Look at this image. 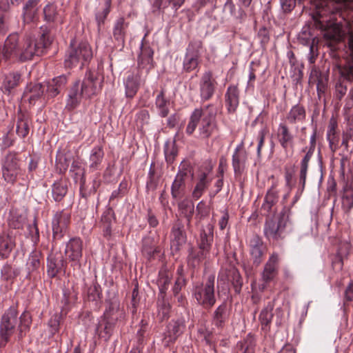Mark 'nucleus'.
<instances>
[{"label": "nucleus", "mask_w": 353, "mask_h": 353, "mask_svg": "<svg viewBox=\"0 0 353 353\" xmlns=\"http://www.w3.org/2000/svg\"><path fill=\"white\" fill-rule=\"evenodd\" d=\"M153 50L146 45H142L139 58V68L136 72L129 74L125 81V95L132 98L137 92L141 83L149 71L153 68Z\"/></svg>", "instance_id": "39448f33"}, {"label": "nucleus", "mask_w": 353, "mask_h": 353, "mask_svg": "<svg viewBox=\"0 0 353 353\" xmlns=\"http://www.w3.org/2000/svg\"><path fill=\"white\" fill-rule=\"evenodd\" d=\"M24 170L21 161L16 152H9L1 161L2 177L6 182L12 185L23 176Z\"/></svg>", "instance_id": "6e6552de"}, {"label": "nucleus", "mask_w": 353, "mask_h": 353, "mask_svg": "<svg viewBox=\"0 0 353 353\" xmlns=\"http://www.w3.org/2000/svg\"><path fill=\"white\" fill-rule=\"evenodd\" d=\"M265 251V247L261 239L257 236H253L250 241V252L253 263L256 265H259L261 263Z\"/></svg>", "instance_id": "a211bd4d"}, {"label": "nucleus", "mask_w": 353, "mask_h": 353, "mask_svg": "<svg viewBox=\"0 0 353 353\" xmlns=\"http://www.w3.org/2000/svg\"><path fill=\"white\" fill-rule=\"evenodd\" d=\"M230 312L226 303L223 302L214 312L212 323L217 329H222L229 318Z\"/></svg>", "instance_id": "6ab92c4d"}, {"label": "nucleus", "mask_w": 353, "mask_h": 353, "mask_svg": "<svg viewBox=\"0 0 353 353\" xmlns=\"http://www.w3.org/2000/svg\"><path fill=\"white\" fill-rule=\"evenodd\" d=\"M179 210L181 214L187 219V226L190 227L194 212V204L190 201L184 200L179 203Z\"/></svg>", "instance_id": "2f4dec72"}, {"label": "nucleus", "mask_w": 353, "mask_h": 353, "mask_svg": "<svg viewBox=\"0 0 353 353\" xmlns=\"http://www.w3.org/2000/svg\"><path fill=\"white\" fill-rule=\"evenodd\" d=\"M125 318V312L117 301L111 302L104 312V319L117 322Z\"/></svg>", "instance_id": "4be33fe9"}, {"label": "nucleus", "mask_w": 353, "mask_h": 353, "mask_svg": "<svg viewBox=\"0 0 353 353\" xmlns=\"http://www.w3.org/2000/svg\"><path fill=\"white\" fill-rule=\"evenodd\" d=\"M14 242L9 235L0 236V258L3 259L8 257L13 248Z\"/></svg>", "instance_id": "bb28decb"}, {"label": "nucleus", "mask_w": 353, "mask_h": 353, "mask_svg": "<svg viewBox=\"0 0 353 353\" xmlns=\"http://www.w3.org/2000/svg\"><path fill=\"white\" fill-rule=\"evenodd\" d=\"M23 0H11L12 3H19ZM41 0H28L23 9L25 20H32L37 12V6Z\"/></svg>", "instance_id": "c756f323"}, {"label": "nucleus", "mask_w": 353, "mask_h": 353, "mask_svg": "<svg viewBox=\"0 0 353 353\" xmlns=\"http://www.w3.org/2000/svg\"><path fill=\"white\" fill-rule=\"evenodd\" d=\"M185 181L175 177L171 188V194L174 199L181 198L185 192Z\"/></svg>", "instance_id": "c9c22d12"}, {"label": "nucleus", "mask_w": 353, "mask_h": 353, "mask_svg": "<svg viewBox=\"0 0 353 353\" xmlns=\"http://www.w3.org/2000/svg\"><path fill=\"white\" fill-rule=\"evenodd\" d=\"M317 55V53L314 51V41H312L310 46V54L308 57V61L311 64L315 62Z\"/></svg>", "instance_id": "0e129e2a"}, {"label": "nucleus", "mask_w": 353, "mask_h": 353, "mask_svg": "<svg viewBox=\"0 0 353 353\" xmlns=\"http://www.w3.org/2000/svg\"><path fill=\"white\" fill-rule=\"evenodd\" d=\"M228 214H225L224 215L222 216V217L221 218V219L219 221V225L221 230H224L226 228V226L228 225Z\"/></svg>", "instance_id": "774afa93"}, {"label": "nucleus", "mask_w": 353, "mask_h": 353, "mask_svg": "<svg viewBox=\"0 0 353 353\" xmlns=\"http://www.w3.org/2000/svg\"><path fill=\"white\" fill-rule=\"evenodd\" d=\"M225 102L229 112H234L239 105V91L235 85L228 87L225 94Z\"/></svg>", "instance_id": "a878e982"}, {"label": "nucleus", "mask_w": 353, "mask_h": 353, "mask_svg": "<svg viewBox=\"0 0 353 353\" xmlns=\"http://www.w3.org/2000/svg\"><path fill=\"white\" fill-rule=\"evenodd\" d=\"M170 306L165 303H162L161 305H159L158 308V316L161 320L167 319L169 315Z\"/></svg>", "instance_id": "5fc2aeb1"}, {"label": "nucleus", "mask_w": 353, "mask_h": 353, "mask_svg": "<svg viewBox=\"0 0 353 353\" xmlns=\"http://www.w3.org/2000/svg\"><path fill=\"white\" fill-rule=\"evenodd\" d=\"M191 174V168L190 165L185 162L182 163L179 166V172L176 178L185 181V179Z\"/></svg>", "instance_id": "603ef678"}, {"label": "nucleus", "mask_w": 353, "mask_h": 353, "mask_svg": "<svg viewBox=\"0 0 353 353\" xmlns=\"http://www.w3.org/2000/svg\"><path fill=\"white\" fill-rule=\"evenodd\" d=\"M158 248L152 243L150 239H146L143 241L142 252L148 259L152 258L155 253L159 252Z\"/></svg>", "instance_id": "a19ab883"}, {"label": "nucleus", "mask_w": 353, "mask_h": 353, "mask_svg": "<svg viewBox=\"0 0 353 353\" xmlns=\"http://www.w3.org/2000/svg\"><path fill=\"white\" fill-rule=\"evenodd\" d=\"M92 58V51L87 42H81L77 44L74 41H72L64 63L67 68H71L78 65L82 68Z\"/></svg>", "instance_id": "0eeeda50"}, {"label": "nucleus", "mask_w": 353, "mask_h": 353, "mask_svg": "<svg viewBox=\"0 0 353 353\" xmlns=\"http://www.w3.org/2000/svg\"><path fill=\"white\" fill-rule=\"evenodd\" d=\"M43 94V88L41 83H30L27 86L25 90L23 98L28 100L30 103H34Z\"/></svg>", "instance_id": "393cba45"}, {"label": "nucleus", "mask_w": 353, "mask_h": 353, "mask_svg": "<svg viewBox=\"0 0 353 353\" xmlns=\"http://www.w3.org/2000/svg\"><path fill=\"white\" fill-rule=\"evenodd\" d=\"M186 234L183 229V225L178 220L174 224L171 231V249L178 252L181 247L185 243Z\"/></svg>", "instance_id": "4468645a"}, {"label": "nucleus", "mask_w": 353, "mask_h": 353, "mask_svg": "<svg viewBox=\"0 0 353 353\" xmlns=\"http://www.w3.org/2000/svg\"><path fill=\"white\" fill-rule=\"evenodd\" d=\"M164 154L166 162L169 164L172 163L177 155V149L174 141H168L165 142L164 145Z\"/></svg>", "instance_id": "f704fd0d"}, {"label": "nucleus", "mask_w": 353, "mask_h": 353, "mask_svg": "<svg viewBox=\"0 0 353 353\" xmlns=\"http://www.w3.org/2000/svg\"><path fill=\"white\" fill-rule=\"evenodd\" d=\"M210 182L211 179L208 177V173H201L199 177V181L192 192L193 197L196 199H199Z\"/></svg>", "instance_id": "c85d7f7f"}, {"label": "nucleus", "mask_w": 353, "mask_h": 353, "mask_svg": "<svg viewBox=\"0 0 353 353\" xmlns=\"http://www.w3.org/2000/svg\"><path fill=\"white\" fill-rule=\"evenodd\" d=\"M67 193V185L63 181H57L52 185V196L55 201L63 199Z\"/></svg>", "instance_id": "4c0bfd02"}, {"label": "nucleus", "mask_w": 353, "mask_h": 353, "mask_svg": "<svg viewBox=\"0 0 353 353\" xmlns=\"http://www.w3.org/2000/svg\"><path fill=\"white\" fill-rule=\"evenodd\" d=\"M25 223V217L22 215L12 213L9 219V226L14 229H19L23 228Z\"/></svg>", "instance_id": "de8ad7c7"}, {"label": "nucleus", "mask_w": 353, "mask_h": 353, "mask_svg": "<svg viewBox=\"0 0 353 353\" xmlns=\"http://www.w3.org/2000/svg\"><path fill=\"white\" fill-rule=\"evenodd\" d=\"M278 201L277 192L274 190H270L265 198L264 203L262 205L261 210L264 212L271 213L274 212V205Z\"/></svg>", "instance_id": "cd10ccee"}, {"label": "nucleus", "mask_w": 353, "mask_h": 353, "mask_svg": "<svg viewBox=\"0 0 353 353\" xmlns=\"http://www.w3.org/2000/svg\"><path fill=\"white\" fill-rule=\"evenodd\" d=\"M216 110L212 105L195 109L190 115L185 132L192 134L198 126L199 137L208 139L217 130Z\"/></svg>", "instance_id": "20e7f679"}, {"label": "nucleus", "mask_w": 353, "mask_h": 353, "mask_svg": "<svg viewBox=\"0 0 353 353\" xmlns=\"http://www.w3.org/2000/svg\"><path fill=\"white\" fill-rule=\"evenodd\" d=\"M273 314L271 308H265L263 309L259 315V320L261 321L263 329L267 327L272 319Z\"/></svg>", "instance_id": "09e8293b"}, {"label": "nucleus", "mask_w": 353, "mask_h": 353, "mask_svg": "<svg viewBox=\"0 0 353 353\" xmlns=\"http://www.w3.org/2000/svg\"><path fill=\"white\" fill-rule=\"evenodd\" d=\"M67 83V78L65 75H61L52 79L48 83L47 92L50 97H54L59 94Z\"/></svg>", "instance_id": "b1692460"}, {"label": "nucleus", "mask_w": 353, "mask_h": 353, "mask_svg": "<svg viewBox=\"0 0 353 353\" xmlns=\"http://www.w3.org/2000/svg\"><path fill=\"white\" fill-rule=\"evenodd\" d=\"M184 327V321L183 320L179 319L170 322L167 327V330L165 332V343L168 344L170 343H174L178 336L183 332Z\"/></svg>", "instance_id": "f3484780"}, {"label": "nucleus", "mask_w": 353, "mask_h": 353, "mask_svg": "<svg viewBox=\"0 0 353 353\" xmlns=\"http://www.w3.org/2000/svg\"><path fill=\"white\" fill-rule=\"evenodd\" d=\"M116 322L110 321L108 319H105V326L103 329L104 335H102L103 337L108 339L112 333L114 326Z\"/></svg>", "instance_id": "6e6d98bb"}, {"label": "nucleus", "mask_w": 353, "mask_h": 353, "mask_svg": "<svg viewBox=\"0 0 353 353\" xmlns=\"http://www.w3.org/2000/svg\"><path fill=\"white\" fill-rule=\"evenodd\" d=\"M18 312L16 307H10L3 315L0 323V346H5L14 333L17 324Z\"/></svg>", "instance_id": "9b49d317"}, {"label": "nucleus", "mask_w": 353, "mask_h": 353, "mask_svg": "<svg viewBox=\"0 0 353 353\" xmlns=\"http://www.w3.org/2000/svg\"><path fill=\"white\" fill-rule=\"evenodd\" d=\"M27 266L30 271L37 270L40 266L39 254L37 253H32L28 258Z\"/></svg>", "instance_id": "3c124183"}, {"label": "nucleus", "mask_w": 353, "mask_h": 353, "mask_svg": "<svg viewBox=\"0 0 353 353\" xmlns=\"http://www.w3.org/2000/svg\"><path fill=\"white\" fill-rule=\"evenodd\" d=\"M103 77L99 71H88L81 83L77 81L71 88L66 103L68 110L74 109L82 97L90 98L97 94L102 88Z\"/></svg>", "instance_id": "7ed1b4c3"}, {"label": "nucleus", "mask_w": 353, "mask_h": 353, "mask_svg": "<svg viewBox=\"0 0 353 353\" xmlns=\"http://www.w3.org/2000/svg\"><path fill=\"white\" fill-rule=\"evenodd\" d=\"M307 168H308L307 165L301 164L299 180H300V183L301 185L302 190H303L305 188Z\"/></svg>", "instance_id": "680f3d73"}, {"label": "nucleus", "mask_w": 353, "mask_h": 353, "mask_svg": "<svg viewBox=\"0 0 353 353\" xmlns=\"http://www.w3.org/2000/svg\"><path fill=\"white\" fill-rule=\"evenodd\" d=\"M62 263L61 261L57 262L54 258H48V274L50 277H54L57 276L58 272L61 270Z\"/></svg>", "instance_id": "79ce46f5"}, {"label": "nucleus", "mask_w": 353, "mask_h": 353, "mask_svg": "<svg viewBox=\"0 0 353 353\" xmlns=\"http://www.w3.org/2000/svg\"><path fill=\"white\" fill-rule=\"evenodd\" d=\"M215 81L212 79V74L206 72L203 75L200 83V93L203 100L210 99L214 92Z\"/></svg>", "instance_id": "dca6fc26"}, {"label": "nucleus", "mask_w": 353, "mask_h": 353, "mask_svg": "<svg viewBox=\"0 0 353 353\" xmlns=\"http://www.w3.org/2000/svg\"><path fill=\"white\" fill-rule=\"evenodd\" d=\"M30 119L26 114H21L19 116L17 123V133L21 137H25L29 132Z\"/></svg>", "instance_id": "473e14b6"}, {"label": "nucleus", "mask_w": 353, "mask_h": 353, "mask_svg": "<svg viewBox=\"0 0 353 353\" xmlns=\"http://www.w3.org/2000/svg\"><path fill=\"white\" fill-rule=\"evenodd\" d=\"M185 285V280L183 276H179L175 281L174 287L172 288L173 294L177 295L183 287Z\"/></svg>", "instance_id": "4d7b16f0"}, {"label": "nucleus", "mask_w": 353, "mask_h": 353, "mask_svg": "<svg viewBox=\"0 0 353 353\" xmlns=\"http://www.w3.org/2000/svg\"><path fill=\"white\" fill-rule=\"evenodd\" d=\"M240 345L243 351L242 353H254L255 339L254 336L251 334H248Z\"/></svg>", "instance_id": "37998d69"}, {"label": "nucleus", "mask_w": 353, "mask_h": 353, "mask_svg": "<svg viewBox=\"0 0 353 353\" xmlns=\"http://www.w3.org/2000/svg\"><path fill=\"white\" fill-rule=\"evenodd\" d=\"M170 283V279L169 276L165 273H161L160 278L158 280V285L160 291V295L162 299L164 298V295L168 289Z\"/></svg>", "instance_id": "49530a36"}, {"label": "nucleus", "mask_w": 353, "mask_h": 353, "mask_svg": "<svg viewBox=\"0 0 353 353\" xmlns=\"http://www.w3.org/2000/svg\"><path fill=\"white\" fill-rule=\"evenodd\" d=\"M19 331L20 332H23L26 330V329L29 327L31 323V317L28 312H23L20 318H19Z\"/></svg>", "instance_id": "864d4df0"}, {"label": "nucleus", "mask_w": 353, "mask_h": 353, "mask_svg": "<svg viewBox=\"0 0 353 353\" xmlns=\"http://www.w3.org/2000/svg\"><path fill=\"white\" fill-rule=\"evenodd\" d=\"M277 138L280 145L285 150L288 148H294V136L285 124H279L277 131Z\"/></svg>", "instance_id": "aec40b11"}, {"label": "nucleus", "mask_w": 353, "mask_h": 353, "mask_svg": "<svg viewBox=\"0 0 353 353\" xmlns=\"http://www.w3.org/2000/svg\"><path fill=\"white\" fill-rule=\"evenodd\" d=\"M267 133V130L265 128L261 129L258 134V145H257V154L259 157L261 155L262 147L264 143L265 136Z\"/></svg>", "instance_id": "bf43d9fd"}, {"label": "nucleus", "mask_w": 353, "mask_h": 353, "mask_svg": "<svg viewBox=\"0 0 353 353\" xmlns=\"http://www.w3.org/2000/svg\"><path fill=\"white\" fill-rule=\"evenodd\" d=\"M112 215L108 213L101 217V227L105 236H108L111 233Z\"/></svg>", "instance_id": "8fccbe9b"}, {"label": "nucleus", "mask_w": 353, "mask_h": 353, "mask_svg": "<svg viewBox=\"0 0 353 353\" xmlns=\"http://www.w3.org/2000/svg\"><path fill=\"white\" fill-rule=\"evenodd\" d=\"M43 14L46 21L54 22L57 20L58 12L57 7L53 3H48L44 7Z\"/></svg>", "instance_id": "ea45409f"}, {"label": "nucleus", "mask_w": 353, "mask_h": 353, "mask_svg": "<svg viewBox=\"0 0 353 353\" xmlns=\"http://www.w3.org/2000/svg\"><path fill=\"white\" fill-rule=\"evenodd\" d=\"M289 222L288 215L281 212L273 218L268 217L264 225V234L268 239L278 240L283 239Z\"/></svg>", "instance_id": "1a4fd4ad"}, {"label": "nucleus", "mask_w": 353, "mask_h": 353, "mask_svg": "<svg viewBox=\"0 0 353 353\" xmlns=\"http://www.w3.org/2000/svg\"><path fill=\"white\" fill-rule=\"evenodd\" d=\"M109 12V6L107 5L106 8H105L101 12H98L96 14V20L98 23L99 26H100L101 24L104 23V21Z\"/></svg>", "instance_id": "13d9d810"}, {"label": "nucleus", "mask_w": 353, "mask_h": 353, "mask_svg": "<svg viewBox=\"0 0 353 353\" xmlns=\"http://www.w3.org/2000/svg\"><path fill=\"white\" fill-rule=\"evenodd\" d=\"M305 117V111L303 106L300 105H294L286 117V119L290 123H296L304 120Z\"/></svg>", "instance_id": "7c9ffc66"}, {"label": "nucleus", "mask_w": 353, "mask_h": 353, "mask_svg": "<svg viewBox=\"0 0 353 353\" xmlns=\"http://www.w3.org/2000/svg\"><path fill=\"white\" fill-rule=\"evenodd\" d=\"M103 157V152L100 148H94L92 150L90 161V167L94 170L97 169Z\"/></svg>", "instance_id": "58836bf2"}, {"label": "nucleus", "mask_w": 353, "mask_h": 353, "mask_svg": "<svg viewBox=\"0 0 353 353\" xmlns=\"http://www.w3.org/2000/svg\"><path fill=\"white\" fill-rule=\"evenodd\" d=\"M278 261V255L276 254H273L270 256L266 263L262 272V279L265 283L270 281L276 276L277 272Z\"/></svg>", "instance_id": "412c9836"}, {"label": "nucleus", "mask_w": 353, "mask_h": 353, "mask_svg": "<svg viewBox=\"0 0 353 353\" xmlns=\"http://www.w3.org/2000/svg\"><path fill=\"white\" fill-rule=\"evenodd\" d=\"M1 274L6 279H10L17 275L15 271L9 265H6L1 270Z\"/></svg>", "instance_id": "052dcab7"}, {"label": "nucleus", "mask_w": 353, "mask_h": 353, "mask_svg": "<svg viewBox=\"0 0 353 353\" xmlns=\"http://www.w3.org/2000/svg\"><path fill=\"white\" fill-rule=\"evenodd\" d=\"M214 275H210L207 281L198 286H196L194 296L198 303L205 308L212 307L215 302L214 296Z\"/></svg>", "instance_id": "9d476101"}, {"label": "nucleus", "mask_w": 353, "mask_h": 353, "mask_svg": "<svg viewBox=\"0 0 353 353\" xmlns=\"http://www.w3.org/2000/svg\"><path fill=\"white\" fill-rule=\"evenodd\" d=\"M202 49L203 43L201 41H192L187 48L186 54L194 55L196 57L199 59Z\"/></svg>", "instance_id": "c03bdc74"}, {"label": "nucleus", "mask_w": 353, "mask_h": 353, "mask_svg": "<svg viewBox=\"0 0 353 353\" xmlns=\"http://www.w3.org/2000/svg\"><path fill=\"white\" fill-rule=\"evenodd\" d=\"M70 220V214L62 210L57 212L52 220L53 237L61 239L67 233Z\"/></svg>", "instance_id": "f8f14e48"}, {"label": "nucleus", "mask_w": 353, "mask_h": 353, "mask_svg": "<svg viewBox=\"0 0 353 353\" xmlns=\"http://www.w3.org/2000/svg\"><path fill=\"white\" fill-rule=\"evenodd\" d=\"M41 34L39 41L26 37L19 41L17 34H11L6 39L1 52L3 59L26 61L34 56H40L51 43L52 39L49 36L47 28L41 27Z\"/></svg>", "instance_id": "f257e3e1"}, {"label": "nucleus", "mask_w": 353, "mask_h": 353, "mask_svg": "<svg viewBox=\"0 0 353 353\" xmlns=\"http://www.w3.org/2000/svg\"><path fill=\"white\" fill-rule=\"evenodd\" d=\"M82 254V240L77 237L70 239L65 245V255L66 259L72 262L74 265H79Z\"/></svg>", "instance_id": "ddd939ff"}, {"label": "nucleus", "mask_w": 353, "mask_h": 353, "mask_svg": "<svg viewBox=\"0 0 353 353\" xmlns=\"http://www.w3.org/2000/svg\"><path fill=\"white\" fill-rule=\"evenodd\" d=\"M99 286L98 285L94 284L93 286L90 287L88 290V293L93 295L94 299L97 296H99L100 290Z\"/></svg>", "instance_id": "338daca9"}, {"label": "nucleus", "mask_w": 353, "mask_h": 353, "mask_svg": "<svg viewBox=\"0 0 353 353\" xmlns=\"http://www.w3.org/2000/svg\"><path fill=\"white\" fill-rule=\"evenodd\" d=\"M319 17L314 18L316 27L325 31L324 36L328 39L338 41L342 39L343 33L341 26L337 23L329 22L323 16L327 10L332 13L337 12L343 8L348 7L353 0H317Z\"/></svg>", "instance_id": "f03ea898"}, {"label": "nucleus", "mask_w": 353, "mask_h": 353, "mask_svg": "<svg viewBox=\"0 0 353 353\" xmlns=\"http://www.w3.org/2000/svg\"><path fill=\"white\" fill-rule=\"evenodd\" d=\"M128 27V23H125L123 17L119 18L114 25L113 37L114 39L121 45H123L125 37Z\"/></svg>", "instance_id": "5701e85b"}, {"label": "nucleus", "mask_w": 353, "mask_h": 353, "mask_svg": "<svg viewBox=\"0 0 353 353\" xmlns=\"http://www.w3.org/2000/svg\"><path fill=\"white\" fill-rule=\"evenodd\" d=\"M170 105L169 101L165 99L164 97L163 92L161 91L156 98V106L159 110V114L165 117L168 114L169 109L168 106Z\"/></svg>", "instance_id": "72a5a7b5"}, {"label": "nucleus", "mask_w": 353, "mask_h": 353, "mask_svg": "<svg viewBox=\"0 0 353 353\" xmlns=\"http://www.w3.org/2000/svg\"><path fill=\"white\" fill-rule=\"evenodd\" d=\"M199 64V58L194 55L186 54L184 61L183 68L187 72H190L196 69Z\"/></svg>", "instance_id": "a18cd8bd"}, {"label": "nucleus", "mask_w": 353, "mask_h": 353, "mask_svg": "<svg viewBox=\"0 0 353 353\" xmlns=\"http://www.w3.org/2000/svg\"><path fill=\"white\" fill-rule=\"evenodd\" d=\"M341 74L343 77L349 81H353V65H348L341 70Z\"/></svg>", "instance_id": "e2e57ef3"}, {"label": "nucleus", "mask_w": 353, "mask_h": 353, "mask_svg": "<svg viewBox=\"0 0 353 353\" xmlns=\"http://www.w3.org/2000/svg\"><path fill=\"white\" fill-rule=\"evenodd\" d=\"M247 152L241 145L236 147L232 155V167L235 175L240 176L245 168Z\"/></svg>", "instance_id": "2eb2a0df"}, {"label": "nucleus", "mask_w": 353, "mask_h": 353, "mask_svg": "<svg viewBox=\"0 0 353 353\" xmlns=\"http://www.w3.org/2000/svg\"><path fill=\"white\" fill-rule=\"evenodd\" d=\"M20 79L21 76L18 73L9 74L5 77L3 80V88L7 91L10 92L12 89L18 85L20 81Z\"/></svg>", "instance_id": "e433bc0d"}, {"label": "nucleus", "mask_w": 353, "mask_h": 353, "mask_svg": "<svg viewBox=\"0 0 353 353\" xmlns=\"http://www.w3.org/2000/svg\"><path fill=\"white\" fill-rule=\"evenodd\" d=\"M345 299L347 301L353 300V283H350L345 292Z\"/></svg>", "instance_id": "69168bd1"}, {"label": "nucleus", "mask_w": 353, "mask_h": 353, "mask_svg": "<svg viewBox=\"0 0 353 353\" xmlns=\"http://www.w3.org/2000/svg\"><path fill=\"white\" fill-rule=\"evenodd\" d=\"M213 225L210 223L203 228L200 234L199 250H191L190 252L188 259L189 266L195 268L208 257L213 241Z\"/></svg>", "instance_id": "423d86ee"}]
</instances>
